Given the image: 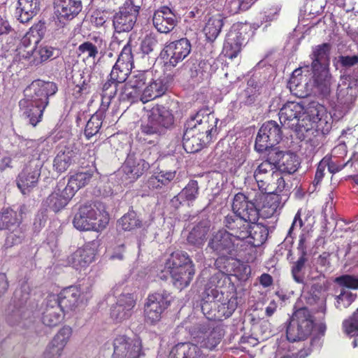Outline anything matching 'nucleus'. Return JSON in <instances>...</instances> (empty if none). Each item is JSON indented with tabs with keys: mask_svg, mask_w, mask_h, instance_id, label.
Returning <instances> with one entry per match:
<instances>
[{
	"mask_svg": "<svg viewBox=\"0 0 358 358\" xmlns=\"http://www.w3.org/2000/svg\"><path fill=\"white\" fill-rule=\"evenodd\" d=\"M96 244L94 242L85 243L67 257L66 265L80 270L88 266L95 258Z\"/></svg>",
	"mask_w": 358,
	"mask_h": 358,
	"instance_id": "nucleus-17",
	"label": "nucleus"
},
{
	"mask_svg": "<svg viewBox=\"0 0 358 358\" xmlns=\"http://www.w3.org/2000/svg\"><path fill=\"white\" fill-rule=\"evenodd\" d=\"M205 141L203 136H197L195 131L185 125L182 145L187 152L194 153L199 151Z\"/></svg>",
	"mask_w": 358,
	"mask_h": 358,
	"instance_id": "nucleus-42",
	"label": "nucleus"
},
{
	"mask_svg": "<svg viewBox=\"0 0 358 358\" xmlns=\"http://www.w3.org/2000/svg\"><path fill=\"white\" fill-rule=\"evenodd\" d=\"M118 99L120 101H129L131 103L141 101V94L136 89L130 86L129 83H122L118 88Z\"/></svg>",
	"mask_w": 358,
	"mask_h": 358,
	"instance_id": "nucleus-52",
	"label": "nucleus"
},
{
	"mask_svg": "<svg viewBox=\"0 0 358 358\" xmlns=\"http://www.w3.org/2000/svg\"><path fill=\"white\" fill-rule=\"evenodd\" d=\"M250 236L248 237L252 239V241H250V243H251L255 246H259L262 245L267 238V228L262 224L257 223V222L250 223Z\"/></svg>",
	"mask_w": 358,
	"mask_h": 358,
	"instance_id": "nucleus-49",
	"label": "nucleus"
},
{
	"mask_svg": "<svg viewBox=\"0 0 358 358\" xmlns=\"http://www.w3.org/2000/svg\"><path fill=\"white\" fill-rule=\"evenodd\" d=\"M273 156V155L271 153L269 150L266 159L258 164L254 171L253 176L260 190L263 189L268 182H270L272 176L277 171L276 160Z\"/></svg>",
	"mask_w": 358,
	"mask_h": 358,
	"instance_id": "nucleus-22",
	"label": "nucleus"
},
{
	"mask_svg": "<svg viewBox=\"0 0 358 358\" xmlns=\"http://www.w3.org/2000/svg\"><path fill=\"white\" fill-rule=\"evenodd\" d=\"M196 342L181 343L176 345L171 351L182 358H203L204 352Z\"/></svg>",
	"mask_w": 358,
	"mask_h": 358,
	"instance_id": "nucleus-41",
	"label": "nucleus"
},
{
	"mask_svg": "<svg viewBox=\"0 0 358 358\" xmlns=\"http://www.w3.org/2000/svg\"><path fill=\"white\" fill-rule=\"evenodd\" d=\"M302 297L304 298L308 303L313 304L319 301L317 312L325 314L327 310V304L324 299L320 301L319 294L322 289V285L319 283H313L310 286L308 283L303 282Z\"/></svg>",
	"mask_w": 358,
	"mask_h": 358,
	"instance_id": "nucleus-37",
	"label": "nucleus"
},
{
	"mask_svg": "<svg viewBox=\"0 0 358 358\" xmlns=\"http://www.w3.org/2000/svg\"><path fill=\"white\" fill-rule=\"evenodd\" d=\"M216 120L210 113L205 110H199L196 114L192 116L185 123L187 128L195 131L197 136H206V141H209L213 130L215 127Z\"/></svg>",
	"mask_w": 358,
	"mask_h": 358,
	"instance_id": "nucleus-14",
	"label": "nucleus"
},
{
	"mask_svg": "<svg viewBox=\"0 0 358 358\" xmlns=\"http://www.w3.org/2000/svg\"><path fill=\"white\" fill-rule=\"evenodd\" d=\"M208 248L211 249L220 259L231 258L236 256L238 244L227 230L215 232L210 238Z\"/></svg>",
	"mask_w": 358,
	"mask_h": 358,
	"instance_id": "nucleus-11",
	"label": "nucleus"
},
{
	"mask_svg": "<svg viewBox=\"0 0 358 358\" xmlns=\"http://www.w3.org/2000/svg\"><path fill=\"white\" fill-rule=\"evenodd\" d=\"M120 85L116 81L113 80L110 78L106 81L102 87V99L103 106L106 108L110 101L118 92Z\"/></svg>",
	"mask_w": 358,
	"mask_h": 358,
	"instance_id": "nucleus-53",
	"label": "nucleus"
},
{
	"mask_svg": "<svg viewBox=\"0 0 358 358\" xmlns=\"http://www.w3.org/2000/svg\"><path fill=\"white\" fill-rule=\"evenodd\" d=\"M149 80H152L151 72L137 71L131 73L127 82L130 86L136 89L138 92H141Z\"/></svg>",
	"mask_w": 358,
	"mask_h": 358,
	"instance_id": "nucleus-50",
	"label": "nucleus"
},
{
	"mask_svg": "<svg viewBox=\"0 0 358 358\" xmlns=\"http://www.w3.org/2000/svg\"><path fill=\"white\" fill-rule=\"evenodd\" d=\"M65 313L58 304L56 295H50L46 299L42 322L45 326L55 327L63 320Z\"/></svg>",
	"mask_w": 358,
	"mask_h": 358,
	"instance_id": "nucleus-25",
	"label": "nucleus"
},
{
	"mask_svg": "<svg viewBox=\"0 0 358 358\" xmlns=\"http://www.w3.org/2000/svg\"><path fill=\"white\" fill-rule=\"evenodd\" d=\"M42 163L39 159L31 160L18 174L17 186L23 194H29L37 185Z\"/></svg>",
	"mask_w": 358,
	"mask_h": 358,
	"instance_id": "nucleus-13",
	"label": "nucleus"
},
{
	"mask_svg": "<svg viewBox=\"0 0 358 358\" xmlns=\"http://www.w3.org/2000/svg\"><path fill=\"white\" fill-rule=\"evenodd\" d=\"M229 277L218 271L210 277L206 287V294L213 299L220 300L224 292L222 288L229 282Z\"/></svg>",
	"mask_w": 358,
	"mask_h": 358,
	"instance_id": "nucleus-31",
	"label": "nucleus"
},
{
	"mask_svg": "<svg viewBox=\"0 0 358 358\" xmlns=\"http://www.w3.org/2000/svg\"><path fill=\"white\" fill-rule=\"evenodd\" d=\"M106 109L103 106H101V108L92 115L87 121L85 129V135L87 138L92 137L99 132L102 125L103 113Z\"/></svg>",
	"mask_w": 358,
	"mask_h": 358,
	"instance_id": "nucleus-47",
	"label": "nucleus"
},
{
	"mask_svg": "<svg viewBox=\"0 0 358 358\" xmlns=\"http://www.w3.org/2000/svg\"><path fill=\"white\" fill-rule=\"evenodd\" d=\"M276 160V169L282 173L288 175L296 172L299 166V162L296 155L292 152H284L278 148L270 150Z\"/></svg>",
	"mask_w": 358,
	"mask_h": 358,
	"instance_id": "nucleus-26",
	"label": "nucleus"
},
{
	"mask_svg": "<svg viewBox=\"0 0 358 358\" xmlns=\"http://www.w3.org/2000/svg\"><path fill=\"white\" fill-rule=\"evenodd\" d=\"M25 206H21L17 211L11 209H6L0 213V230L6 229L8 231L20 227L22 220V213L25 211Z\"/></svg>",
	"mask_w": 358,
	"mask_h": 358,
	"instance_id": "nucleus-35",
	"label": "nucleus"
},
{
	"mask_svg": "<svg viewBox=\"0 0 358 358\" xmlns=\"http://www.w3.org/2000/svg\"><path fill=\"white\" fill-rule=\"evenodd\" d=\"M72 334V329L69 326H64L55 334L52 342L64 350L69 341Z\"/></svg>",
	"mask_w": 358,
	"mask_h": 358,
	"instance_id": "nucleus-58",
	"label": "nucleus"
},
{
	"mask_svg": "<svg viewBox=\"0 0 358 358\" xmlns=\"http://www.w3.org/2000/svg\"><path fill=\"white\" fill-rule=\"evenodd\" d=\"M109 215L101 202L85 203L76 213L73 224L80 231H101L106 227Z\"/></svg>",
	"mask_w": 358,
	"mask_h": 358,
	"instance_id": "nucleus-4",
	"label": "nucleus"
},
{
	"mask_svg": "<svg viewBox=\"0 0 358 358\" xmlns=\"http://www.w3.org/2000/svg\"><path fill=\"white\" fill-rule=\"evenodd\" d=\"M149 167V164L144 159H136L129 155L122 166V171L129 179L135 180L143 175Z\"/></svg>",
	"mask_w": 358,
	"mask_h": 358,
	"instance_id": "nucleus-33",
	"label": "nucleus"
},
{
	"mask_svg": "<svg viewBox=\"0 0 358 358\" xmlns=\"http://www.w3.org/2000/svg\"><path fill=\"white\" fill-rule=\"evenodd\" d=\"M173 301L169 292L161 289L148 294L144 307V315L147 322L155 324L159 322L162 314Z\"/></svg>",
	"mask_w": 358,
	"mask_h": 358,
	"instance_id": "nucleus-8",
	"label": "nucleus"
},
{
	"mask_svg": "<svg viewBox=\"0 0 358 358\" xmlns=\"http://www.w3.org/2000/svg\"><path fill=\"white\" fill-rule=\"evenodd\" d=\"M314 327L313 317L306 307L296 310L287 327V338L291 342L306 338Z\"/></svg>",
	"mask_w": 358,
	"mask_h": 358,
	"instance_id": "nucleus-6",
	"label": "nucleus"
},
{
	"mask_svg": "<svg viewBox=\"0 0 358 358\" xmlns=\"http://www.w3.org/2000/svg\"><path fill=\"white\" fill-rule=\"evenodd\" d=\"M131 69L115 63L110 73V78L119 85L125 82Z\"/></svg>",
	"mask_w": 358,
	"mask_h": 358,
	"instance_id": "nucleus-59",
	"label": "nucleus"
},
{
	"mask_svg": "<svg viewBox=\"0 0 358 358\" xmlns=\"http://www.w3.org/2000/svg\"><path fill=\"white\" fill-rule=\"evenodd\" d=\"M53 50L52 47L48 46L41 47L38 50H35L32 56L33 59L30 61V63L37 65L48 59L53 55Z\"/></svg>",
	"mask_w": 358,
	"mask_h": 358,
	"instance_id": "nucleus-62",
	"label": "nucleus"
},
{
	"mask_svg": "<svg viewBox=\"0 0 358 358\" xmlns=\"http://www.w3.org/2000/svg\"><path fill=\"white\" fill-rule=\"evenodd\" d=\"M80 0H54L55 13L62 20H71L82 10Z\"/></svg>",
	"mask_w": 358,
	"mask_h": 358,
	"instance_id": "nucleus-28",
	"label": "nucleus"
},
{
	"mask_svg": "<svg viewBox=\"0 0 358 358\" xmlns=\"http://www.w3.org/2000/svg\"><path fill=\"white\" fill-rule=\"evenodd\" d=\"M242 45L241 34L237 31H231L225 39L222 53L224 57L233 59L240 53Z\"/></svg>",
	"mask_w": 358,
	"mask_h": 358,
	"instance_id": "nucleus-38",
	"label": "nucleus"
},
{
	"mask_svg": "<svg viewBox=\"0 0 358 358\" xmlns=\"http://www.w3.org/2000/svg\"><path fill=\"white\" fill-rule=\"evenodd\" d=\"M38 41V38L33 35V31L27 33L22 38L20 45L16 50L19 59H31Z\"/></svg>",
	"mask_w": 358,
	"mask_h": 358,
	"instance_id": "nucleus-40",
	"label": "nucleus"
},
{
	"mask_svg": "<svg viewBox=\"0 0 358 358\" xmlns=\"http://www.w3.org/2000/svg\"><path fill=\"white\" fill-rule=\"evenodd\" d=\"M166 85L162 79H157L155 80H149L143 91L140 92L141 101L145 103L158 98L162 96L166 92Z\"/></svg>",
	"mask_w": 358,
	"mask_h": 358,
	"instance_id": "nucleus-36",
	"label": "nucleus"
},
{
	"mask_svg": "<svg viewBox=\"0 0 358 358\" xmlns=\"http://www.w3.org/2000/svg\"><path fill=\"white\" fill-rule=\"evenodd\" d=\"M252 0H227L225 9L231 15L247 10L252 4Z\"/></svg>",
	"mask_w": 358,
	"mask_h": 358,
	"instance_id": "nucleus-55",
	"label": "nucleus"
},
{
	"mask_svg": "<svg viewBox=\"0 0 358 358\" xmlns=\"http://www.w3.org/2000/svg\"><path fill=\"white\" fill-rule=\"evenodd\" d=\"M164 271L171 275L173 285L180 290L189 285L195 273L194 266L187 253L179 250L172 252L166 260Z\"/></svg>",
	"mask_w": 358,
	"mask_h": 358,
	"instance_id": "nucleus-5",
	"label": "nucleus"
},
{
	"mask_svg": "<svg viewBox=\"0 0 358 358\" xmlns=\"http://www.w3.org/2000/svg\"><path fill=\"white\" fill-rule=\"evenodd\" d=\"M224 18L220 14H217L208 17L203 28L204 34L207 39L213 41L219 35L223 26Z\"/></svg>",
	"mask_w": 358,
	"mask_h": 358,
	"instance_id": "nucleus-44",
	"label": "nucleus"
},
{
	"mask_svg": "<svg viewBox=\"0 0 358 358\" xmlns=\"http://www.w3.org/2000/svg\"><path fill=\"white\" fill-rule=\"evenodd\" d=\"M164 52L170 64L176 66L189 55L191 52V44L187 38H182L167 44Z\"/></svg>",
	"mask_w": 358,
	"mask_h": 358,
	"instance_id": "nucleus-20",
	"label": "nucleus"
},
{
	"mask_svg": "<svg viewBox=\"0 0 358 358\" xmlns=\"http://www.w3.org/2000/svg\"><path fill=\"white\" fill-rule=\"evenodd\" d=\"M356 298L357 294L343 289L339 294L335 296V307L338 310L347 308L352 303Z\"/></svg>",
	"mask_w": 358,
	"mask_h": 358,
	"instance_id": "nucleus-54",
	"label": "nucleus"
},
{
	"mask_svg": "<svg viewBox=\"0 0 358 358\" xmlns=\"http://www.w3.org/2000/svg\"><path fill=\"white\" fill-rule=\"evenodd\" d=\"M141 355V343L138 340L126 336H117L113 341V358H139Z\"/></svg>",
	"mask_w": 358,
	"mask_h": 358,
	"instance_id": "nucleus-15",
	"label": "nucleus"
},
{
	"mask_svg": "<svg viewBox=\"0 0 358 358\" xmlns=\"http://www.w3.org/2000/svg\"><path fill=\"white\" fill-rule=\"evenodd\" d=\"M199 187L198 182L191 180L187 185L171 200V204L175 208H178L181 205L187 203L188 206L197 199Z\"/></svg>",
	"mask_w": 358,
	"mask_h": 358,
	"instance_id": "nucleus-29",
	"label": "nucleus"
},
{
	"mask_svg": "<svg viewBox=\"0 0 358 358\" xmlns=\"http://www.w3.org/2000/svg\"><path fill=\"white\" fill-rule=\"evenodd\" d=\"M259 94L257 84L253 80H248L247 87L238 94V99L241 103L250 105L253 103Z\"/></svg>",
	"mask_w": 358,
	"mask_h": 358,
	"instance_id": "nucleus-51",
	"label": "nucleus"
},
{
	"mask_svg": "<svg viewBox=\"0 0 358 358\" xmlns=\"http://www.w3.org/2000/svg\"><path fill=\"white\" fill-rule=\"evenodd\" d=\"M79 150L73 144L59 146L53 160V168L58 173H64L79 160Z\"/></svg>",
	"mask_w": 358,
	"mask_h": 358,
	"instance_id": "nucleus-16",
	"label": "nucleus"
},
{
	"mask_svg": "<svg viewBox=\"0 0 358 358\" xmlns=\"http://www.w3.org/2000/svg\"><path fill=\"white\" fill-rule=\"evenodd\" d=\"M92 176V173L89 171L77 173L69 178L68 183L65 184V187L74 196L78 189L90 181Z\"/></svg>",
	"mask_w": 358,
	"mask_h": 358,
	"instance_id": "nucleus-45",
	"label": "nucleus"
},
{
	"mask_svg": "<svg viewBox=\"0 0 358 358\" xmlns=\"http://www.w3.org/2000/svg\"><path fill=\"white\" fill-rule=\"evenodd\" d=\"M324 108L317 106L306 113L303 106L294 101H288L279 112V120L284 128L294 131L298 135L304 136L316 127V123L322 120Z\"/></svg>",
	"mask_w": 358,
	"mask_h": 358,
	"instance_id": "nucleus-1",
	"label": "nucleus"
},
{
	"mask_svg": "<svg viewBox=\"0 0 358 358\" xmlns=\"http://www.w3.org/2000/svg\"><path fill=\"white\" fill-rule=\"evenodd\" d=\"M140 6L134 0H127L113 19V25L116 33L130 31L136 22Z\"/></svg>",
	"mask_w": 358,
	"mask_h": 358,
	"instance_id": "nucleus-10",
	"label": "nucleus"
},
{
	"mask_svg": "<svg viewBox=\"0 0 358 358\" xmlns=\"http://www.w3.org/2000/svg\"><path fill=\"white\" fill-rule=\"evenodd\" d=\"M331 45L324 43L312 48L310 55L311 64L309 71L317 90L322 94H329L331 85V75L329 73V55Z\"/></svg>",
	"mask_w": 358,
	"mask_h": 358,
	"instance_id": "nucleus-3",
	"label": "nucleus"
},
{
	"mask_svg": "<svg viewBox=\"0 0 358 358\" xmlns=\"http://www.w3.org/2000/svg\"><path fill=\"white\" fill-rule=\"evenodd\" d=\"M73 196L65 187V180L62 179L58 182L54 191L43 201V205L54 212H57L65 207Z\"/></svg>",
	"mask_w": 358,
	"mask_h": 358,
	"instance_id": "nucleus-21",
	"label": "nucleus"
},
{
	"mask_svg": "<svg viewBox=\"0 0 358 358\" xmlns=\"http://www.w3.org/2000/svg\"><path fill=\"white\" fill-rule=\"evenodd\" d=\"M232 209L234 213L243 217L250 223L257 222L260 215V210L255 204L248 200L245 194L238 193L234 196Z\"/></svg>",
	"mask_w": 358,
	"mask_h": 358,
	"instance_id": "nucleus-18",
	"label": "nucleus"
},
{
	"mask_svg": "<svg viewBox=\"0 0 358 358\" xmlns=\"http://www.w3.org/2000/svg\"><path fill=\"white\" fill-rule=\"evenodd\" d=\"M307 261L306 257L300 256V257L294 262L292 268L291 273L294 280L299 284H303L304 282V272L305 264Z\"/></svg>",
	"mask_w": 358,
	"mask_h": 358,
	"instance_id": "nucleus-57",
	"label": "nucleus"
},
{
	"mask_svg": "<svg viewBox=\"0 0 358 358\" xmlns=\"http://www.w3.org/2000/svg\"><path fill=\"white\" fill-rule=\"evenodd\" d=\"M57 91V85L52 82H45L41 80L33 81L24 90L26 96L30 98L31 107L24 112L29 123L36 126L41 121L43 110L48 105L49 96L54 95Z\"/></svg>",
	"mask_w": 358,
	"mask_h": 358,
	"instance_id": "nucleus-2",
	"label": "nucleus"
},
{
	"mask_svg": "<svg viewBox=\"0 0 358 358\" xmlns=\"http://www.w3.org/2000/svg\"><path fill=\"white\" fill-rule=\"evenodd\" d=\"M280 206V197L276 194H266L260 209V215L264 218L271 217Z\"/></svg>",
	"mask_w": 358,
	"mask_h": 358,
	"instance_id": "nucleus-46",
	"label": "nucleus"
},
{
	"mask_svg": "<svg viewBox=\"0 0 358 358\" xmlns=\"http://www.w3.org/2000/svg\"><path fill=\"white\" fill-rule=\"evenodd\" d=\"M136 298L131 293L120 294L116 303L113 306L110 310V316L117 322H121L128 320L133 313V309L136 306Z\"/></svg>",
	"mask_w": 358,
	"mask_h": 358,
	"instance_id": "nucleus-19",
	"label": "nucleus"
},
{
	"mask_svg": "<svg viewBox=\"0 0 358 358\" xmlns=\"http://www.w3.org/2000/svg\"><path fill=\"white\" fill-rule=\"evenodd\" d=\"M224 224L228 233L235 239L244 240L250 236V222L236 213L227 215Z\"/></svg>",
	"mask_w": 358,
	"mask_h": 358,
	"instance_id": "nucleus-23",
	"label": "nucleus"
},
{
	"mask_svg": "<svg viewBox=\"0 0 358 358\" xmlns=\"http://www.w3.org/2000/svg\"><path fill=\"white\" fill-rule=\"evenodd\" d=\"M173 124V115L171 112L164 106H157L148 112V120L142 123L140 134H161Z\"/></svg>",
	"mask_w": 358,
	"mask_h": 358,
	"instance_id": "nucleus-7",
	"label": "nucleus"
},
{
	"mask_svg": "<svg viewBox=\"0 0 358 358\" xmlns=\"http://www.w3.org/2000/svg\"><path fill=\"white\" fill-rule=\"evenodd\" d=\"M334 282L340 286L350 289H358V278L351 275H343L335 278Z\"/></svg>",
	"mask_w": 358,
	"mask_h": 358,
	"instance_id": "nucleus-63",
	"label": "nucleus"
},
{
	"mask_svg": "<svg viewBox=\"0 0 358 358\" xmlns=\"http://www.w3.org/2000/svg\"><path fill=\"white\" fill-rule=\"evenodd\" d=\"M282 138V131L280 125L274 120L264 122L259 129L255 148L258 152L268 151L276 148L275 145L280 143Z\"/></svg>",
	"mask_w": 358,
	"mask_h": 358,
	"instance_id": "nucleus-9",
	"label": "nucleus"
},
{
	"mask_svg": "<svg viewBox=\"0 0 358 358\" xmlns=\"http://www.w3.org/2000/svg\"><path fill=\"white\" fill-rule=\"evenodd\" d=\"M106 48V41L100 36H93L90 41H85L79 45L77 53L79 57L83 56L84 59H95L99 53L105 52Z\"/></svg>",
	"mask_w": 358,
	"mask_h": 358,
	"instance_id": "nucleus-27",
	"label": "nucleus"
},
{
	"mask_svg": "<svg viewBox=\"0 0 358 358\" xmlns=\"http://www.w3.org/2000/svg\"><path fill=\"white\" fill-rule=\"evenodd\" d=\"M24 236V230L22 227H15L7 234L4 247L9 248L21 243Z\"/></svg>",
	"mask_w": 358,
	"mask_h": 358,
	"instance_id": "nucleus-56",
	"label": "nucleus"
},
{
	"mask_svg": "<svg viewBox=\"0 0 358 358\" xmlns=\"http://www.w3.org/2000/svg\"><path fill=\"white\" fill-rule=\"evenodd\" d=\"M116 63L120 64L127 68L132 69L134 66V59L131 51V47L129 42L122 48Z\"/></svg>",
	"mask_w": 358,
	"mask_h": 358,
	"instance_id": "nucleus-61",
	"label": "nucleus"
},
{
	"mask_svg": "<svg viewBox=\"0 0 358 358\" xmlns=\"http://www.w3.org/2000/svg\"><path fill=\"white\" fill-rule=\"evenodd\" d=\"M221 339V334L213 331L199 334L194 337L193 341L199 344L200 348L212 350L220 343Z\"/></svg>",
	"mask_w": 358,
	"mask_h": 358,
	"instance_id": "nucleus-43",
	"label": "nucleus"
},
{
	"mask_svg": "<svg viewBox=\"0 0 358 358\" xmlns=\"http://www.w3.org/2000/svg\"><path fill=\"white\" fill-rule=\"evenodd\" d=\"M142 222L133 210L124 214L117 222V226L125 231H133L141 227Z\"/></svg>",
	"mask_w": 358,
	"mask_h": 358,
	"instance_id": "nucleus-48",
	"label": "nucleus"
},
{
	"mask_svg": "<svg viewBox=\"0 0 358 358\" xmlns=\"http://www.w3.org/2000/svg\"><path fill=\"white\" fill-rule=\"evenodd\" d=\"M344 332L350 336H358V308L351 317L343 322Z\"/></svg>",
	"mask_w": 358,
	"mask_h": 358,
	"instance_id": "nucleus-60",
	"label": "nucleus"
},
{
	"mask_svg": "<svg viewBox=\"0 0 358 358\" xmlns=\"http://www.w3.org/2000/svg\"><path fill=\"white\" fill-rule=\"evenodd\" d=\"M63 349L50 342L44 352V358H59L63 352Z\"/></svg>",
	"mask_w": 358,
	"mask_h": 358,
	"instance_id": "nucleus-64",
	"label": "nucleus"
},
{
	"mask_svg": "<svg viewBox=\"0 0 358 358\" xmlns=\"http://www.w3.org/2000/svg\"><path fill=\"white\" fill-rule=\"evenodd\" d=\"M309 64H304L299 68L295 69L289 81V88L290 92L299 97L306 96L303 92V89L306 85V80H303V72H309Z\"/></svg>",
	"mask_w": 358,
	"mask_h": 358,
	"instance_id": "nucleus-39",
	"label": "nucleus"
},
{
	"mask_svg": "<svg viewBox=\"0 0 358 358\" xmlns=\"http://www.w3.org/2000/svg\"><path fill=\"white\" fill-rule=\"evenodd\" d=\"M177 18L168 6H161L152 15V24L160 33L168 34L176 26Z\"/></svg>",
	"mask_w": 358,
	"mask_h": 358,
	"instance_id": "nucleus-24",
	"label": "nucleus"
},
{
	"mask_svg": "<svg viewBox=\"0 0 358 358\" xmlns=\"http://www.w3.org/2000/svg\"><path fill=\"white\" fill-rule=\"evenodd\" d=\"M41 0H18L16 15L22 23L28 22L41 10Z\"/></svg>",
	"mask_w": 358,
	"mask_h": 358,
	"instance_id": "nucleus-30",
	"label": "nucleus"
},
{
	"mask_svg": "<svg viewBox=\"0 0 358 358\" xmlns=\"http://www.w3.org/2000/svg\"><path fill=\"white\" fill-rule=\"evenodd\" d=\"M291 189L289 180L285 178L283 173L277 170L272 176L270 182H268L261 190L266 194H276L284 192L287 196Z\"/></svg>",
	"mask_w": 358,
	"mask_h": 358,
	"instance_id": "nucleus-32",
	"label": "nucleus"
},
{
	"mask_svg": "<svg viewBox=\"0 0 358 358\" xmlns=\"http://www.w3.org/2000/svg\"><path fill=\"white\" fill-rule=\"evenodd\" d=\"M210 230V223L207 220H203L194 226L187 236V242L195 248H201L206 240Z\"/></svg>",
	"mask_w": 358,
	"mask_h": 358,
	"instance_id": "nucleus-34",
	"label": "nucleus"
},
{
	"mask_svg": "<svg viewBox=\"0 0 358 358\" xmlns=\"http://www.w3.org/2000/svg\"><path fill=\"white\" fill-rule=\"evenodd\" d=\"M56 296L58 304L66 313H69L84 305L89 299L90 294L83 292L80 287L71 286L62 290Z\"/></svg>",
	"mask_w": 358,
	"mask_h": 358,
	"instance_id": "nucleus-12",
	"label": "nucleus"
}]
</instances>
